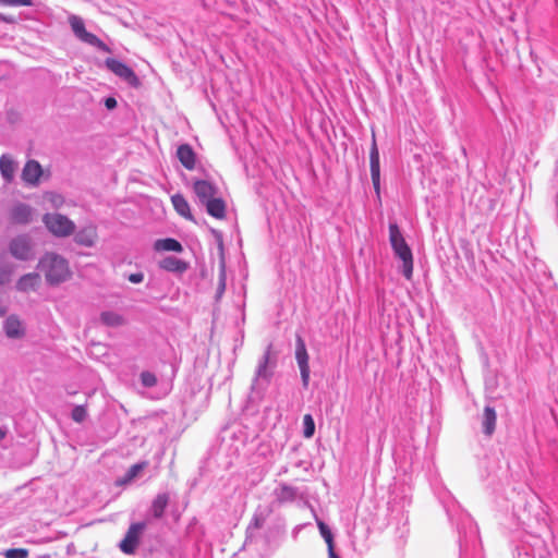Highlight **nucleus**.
<instances>
[{"label": "nucleus", "mask_w": 558, "mask_h": 558, "mask_svg": "<svg viewBox=\"0 0 558 558\" xmlns=\"http://www.w3.org/2000/svg\"><path fill=\"white\" fill-rule=\"evenodd\" d=\"M497 413L494 407L485 405L482 414V432L485 436L490 437L496 429Z\"/></svg>", "instance_id": "22"}, {"label": "nucleus", "mask_w": 558, "mask_h": 558, "mask_svg": "<svg viewBox=\"0 0 558 558\" xmlns=\"http://www.w3.org/2000/svg\"><path fill=\"white\" fill-rule=\"evenodd\" d=\"M302 529V525H296L293 531H292V536L293 538H296L298 537V534L300 532V530Z\"/></svg>", "instance_id": "43"}, {"label": "nucleus", "mask_w": 558, "mask_h": 558, "mask_svg": "<svg viewBox=\"0 0 558 558\" xmlns=\"http://www.w3.org/2000/svg\"><path fill=\"white\" fill-rule=\"evenodd\" d=\"M146 527L147 520L131 523L124 537L119 543L120 550L125 555H134Z\"/></svg>", "instance_id": "8"}, {"label": "nucleus", "mask_w": 558, "mask_h": 558, "mask_svg": "<svg viewBox=\"0 0 558 558\" xmlns=\"http://www.w3.org/2000/svg\"><path fill=\"white\" fill-rule=\"evenodd\" d=\"M140 383L145 388H151L157 385V376L150 371H143L140 374Z\"/></svg>", "instance_id": "32"}, {"label": "nucleus", "mask_w": 558, "mask_h": 558, "mask_svg": "<svg viewBox=\"0 0 558 558\" xmlns=\"http://www.w3.org/2000/svg\"><path fill=\"white\" fill-rule=\"evenodd\" d=\"M388 230L389 243L393 255L402 263L400 272L405 279H411L413 276L414 265L412 248L405 241L402 230L397 221H389Z\"/></svg>", "instance_id": "2"}, {"label": "nucleus", "mask_w": 558, "mask_h": 558, "mask_svg": "<svg viewBox=\"0 0 558 558\" xmlns=\"http://www.w3.org/2000/svg\"><path fill=\"white\" fill-rule=\"evenodd\" d=\"M16 170L15 161L8 155L0 157V174L5 183H11L14 180Z\"/></svg>", "instance_id": "25"}, {"label": "nucleus", "mask_w": 558, "mask_h": 558, "mask_svg": "<svg viewBox=\"0 0 558 558\" xmlns=\"http://www.w3.org/2000/svg\"><path fill=\"white\" fill-rule=\"evenodd\" d=\"M5 434H7L5 429L0 426V440L5 437Z\"/></svg>", "instance_id": "44"}, {"label": "nucleus", "mask_w": 558, "mask_h": 558, "mask_svg": "<svg viewBox=\"0 0 558 558\" xmlns=\"http://www.w3.org/2000/svg\"><path fill=\"white\" fill-rule=\"evenodd\" d=\"M369 172L376 196V203L381 205L380 154L374 131L372 132V143L369 148Z\"/></svg>", "instance_id": "6"}, {"label": "nucleus", "mask_w": 558, "mask_h": 558, "mask_svg": "<svg viewBox=\"0 0 558 558\" xmlns=\"http://www.w3.org/2000/svg\"><path fill=\"white\" fill-rule=\"evenodd\" d=\"M170 496L168 493H159L153 499L151 505L147 512V521L149 518L159 520L165 515V512L169 506Z\"/></svg>", "instance_id": "15"}, {"label": "nucleus", "mask_w": 558, "mask_h": 558, "mask_svg": "<svg viewBox=\"0 0 558 558\" xmlns=\"http://www.w3.org/2000/svg\"><path fill=\"white\" fill-rule=\"evenodd\" d=\"M154 250L156 252L182 253L184 247L179 240L168 236L156 240L154 242Z\"/></svg>", "instance_id": "24"}, {"label": "nucleus", "mask_w": 558, "mask_h": 558, "mask_svg": "<svg viewBox=\"0 0 558 558\" xmlns=\"http://www.w3.org/2000/svg\"><path fill=\"white\" fill-rule=\"evenodd\" d=\"M43 221L46 228L58 238H65L75 231V223L62 214H45Z\"/></svg>", "instance_id": "7"}, {"label": "nucleus", "mask_w": 558, "mask_h": 558, "mask_svg": "<svg viewBox=\"0 0 558 558\" xmlns=\"http://www.w3.org/2000/svg\"><path fill=\"white\" fill-rule=\"evenodd\" d=\"M126 278L131 283L138 284L144 281V274L142 271H137L130 274Z\"/></svg>", "instance_id": "38"}, {"label": "nucleus", "mask_w": 558, "mask_h": 558, "mask_svg": "<svg viewBox=\"0 0 558 558\" xmlns=\"http://www.w3.org/2000/svg\"><path fill=\"white\" fill-rule=\"evenodd\" d=\"M295 466H296V468H301V466H302V461L296 462V463H295Z\"/></svg>", "instance_id": "45"}, {"label": "nucleus", "mask_w": 558, "mask_h": 558, "mask_svg": "<svg viewBox=\"0 0 558 558\" xmlns=\"http://www.w3.org/2000/svg\"><path fill=\"white\" fill-rule=\"evenodd\" d=\"M10 218L14 223L28 225L33 220V208L26 203H17L11 208Z\"/></svg>", "instance_id": "17"}, {"label": "nucleus", "mask_w": 558, "mask_h": 558, "mask_svg": "<svg viewBox=\"0 0 558 558\" xmlns=\"http://www.w3.org/2000/svg\"><path fill=\"white\" fill-rule=\"evenodd\" d=\"M43 174L44 169L39 161L29 159L23 167L21 179L26 185L36 187L39 185Z\"/></svg>", "instance_id": "12"}, {"label": "nucleus", "mask_w": 558, "mask_h": 558, "mask_svg": "<svg viewBox=\"0 0 558 558\" xmlns=\"http://www.w3.org/2000/svg\"><path fill=\"white\" fill-rule=\"evenodd\" d=\"M210 232L213 233V235L215 236L216 241H217V244L220 248L221 252H223V236H222V233L221 231L219 230H216L214 228L210 229Z\"/></svg>", "instance_id": "40"}, {"label": "nucleus", "mask_w": 558, "mask_h": 558, "mask_svg": "<svg viewBox=\"0 0 558 558\" xmlns=\"http://www.w3.org/2000/svg\"><path fill=\"white\" fill-rule=\"evenodd\" d=\"M407 532H408V530H407V529H404V530L401 532L400 537H403V536H404V533H407Z\"/></svg>", "instance_id": "46"}, {"label": "nucleus", "mask_w": 558, "mask_h": 558, "mask_svg": "<svg viewBox=\"0 0 558 558\" xmlns=\"http://www.w3.org/2000/svg\"><path fill=\"white\" fill-rule=\"evenodd\" d=\"M202 206L205 207L206 213L216 219H223L226 217L227 205L222 197L214 196L208 199Z\"/></svg>", "instance_id": "20"}, {"label": "nucleus", "mask_w": 558, "mask_h": 558, "mask_svg": "<svg viewBox=\"0 0 558 558\" xmlns=\"http://www.w3.org/2000/svg\"><path fill=\"white\" fill-rule=\"evenodd\" d=\"M100 323L107 327H120L125 324V318L122 314L114 311H102L99 315Z\"/></svg>", "instance_id": "28"}, {"label": "nucleus", "mask_w": 558, "mask_h": 558, "mask_svg": "<svg viewBox=\"0 0 558 558\" xmlns=\"http://www.w3.org/2000/svg\"><path fill=\"white\" fill-rule=\"evenodd\" d=\"M117 105H118V102H117V99L114 97H107L105 99V106L109 110H112V109L117 108Z\"/></svg>", "instance_id": "41"}, {"label": "nucleus", "mask_w": 558, "mask_h": 558, "mask_svg": "<svg viewBox=\"0 0 558 558\" xmlns=\"http://www.w3.org/2000/svg\"><path fill=\"white\" fill-rule=\"evenodd\" d=\"M69 23H70L73 34L75 35V37L77 39H80L81 41H83L89 46L97 48L98 50L106 51V52L110 51V48L108 47V45L106 43H104L95 34H93L86 29L85 23L81 16L72 14L69 17Z\"/></svg>", "instance_id": "5"}, {"label": "nucleus", "mask_w": 558, "mask_h": 558, "mask_svg": "<svg viewBox=\"0 0 558 558\" xmlns=\"http://www.w3.org/2000/svg\"><path fill=\"white\" fill-rule=\"evenodd\" d=\"M158 267L171 274L182 275L189 269L190 264L182 258H179L173 255H168L159 260Z\"/></svg>", "instance_id": "14"}, {"label": "nucleus", "mask_w": 558, "mask_h": 558, "mask_svg": "<svg viewBox=\"0 0 558 558\" xmlns=\"http://www.w3.org/2000/svg\"><path fill=\"white\" fill-rule=\"evenodd\" d=\"M225 290H226V265H225V259L222 257L221 262H220L219 282H218V287L216 290V296L220 298L223 294Z\"/></svg>", "instance_id": "34"}, {"label": "nucleus", "mask_w": 558, "mask_h": 558, "mask_svg": "<svg viewBox=\"0 0 558 558\" xmlns=\"http://www.w3.org/2000/svg\"><path fill=\"white\" fill-rule=\"evenodd\" d=\"M75 242L81 244V245L87 246V247H90V246L94 245V240L90 236H88L85 233H83V232H78L75 235Z\"/></svg>", "instance_id": "37"}, {"label": "nucleus", "mask_w": 558, "mask_h": 558, "mask_svg": "<svg viewBox=\"0 0 558 558\" xmlns=\"http://www.w3.org/2000/svg\"><path fill=\"white\" fill-rule=\"evenodd\" d=\"M295 360L300 368L302 386L304 389H307L311 376V368L308 363L310 356L307 353L305 341L301 336H296L295 339Z\"/></svg>", "instance_id": "10"}, {"label": "nucleus", "mask_w": 558, "mask_h": 558, "mask_svg": "<svg viewBox=\"0 0 558 558\" xmlns=\"http://www.w3.org/2000/svg\"><path fill=\"white\" fill-rule=\"evenodd\" d=\"M193 192L202 205L218 194V187L214 182L203 179H193Z\"/></svg>", "instance_id": "13"}, {"label": "nucleus", "mask_w": 558, "mask_h": 558, "mask_svg": "<svg viewBox=\"0 0 558 558\" xmlns=\"http://www.w3.org/2000/svg\"><path fill=\"white\" fill-rule=\"evenodd\" d=\"M105 65L109 71L125 81L131 86L137 87L140 85V80L136 73L125 62L116 58H107L105 60Z\"/></svg>", "instance_id": "11"}, {"label": "nucleus", "mask_w": 558, "mask_h": 558, "mask_svg": "<svg viewBox=\"0 0 558 558\" xmlns=\"http://www.w3.org/2000/svg\"><path fill=\"white\" fill-rule=\"evenodd\" d=\"M147 464L148 463L146 461H141L131 465L124 475L123 482L129 483L134 481L140 475V473L147 466Z\"/></svg>", "instance_id": "30"}, {"label": "nucleus", "mask_w": 558, "mask_h": 558, "mask_svg": "<svg viewBox=\"0 0 558 558\" xmlns=\"http://www.w3.org/2000/svg\"><path fill=\"white\" fill-rule=\"evenodd\" d=\"M0 20L4 21V15L0 13Z\"/></svg>", "instance_id": "47"}, {"label": "nucleus", "mask_w": 558, "mask_h": 558, "mask_svg": "<svg viewBox=\"0 0 558 558\" xmlns=\"http://www.w3.org/2000/svg\"><path fill=\"white\" fill-rule=\"evenodd\" d=\"M3 330L8 338L20 339L25 335L22 322L15 315H10L3 323Z\"/></svg>", "instance_id": "23"}, {"label": "nucleus", "mask_w": 558, "mask_h": 558, "mask_svg": "<svg viewBox=\"0 0 558 558\" xmlns=\"http://www.w3.org/2000/svg\"><path fill=\"white\" fill-rule=\"evenodd\" d=\"M288 472H289V466H288V465H282V466L279 469V471H278L277 475H278V476H282V475L287 474Z\"/></svg>", "instance_id": "42"}, {"label": "nucleus", "mask_w": 558, "mask_h": 558, "mask_svg": "<svg viewBox=\"0 0 558 558\" xmlns=\"http://www.w3.org/2000/svg\"><path fill=\"white\" fill-rule=\"evenodd\" d=\"M5 558H27L28 550L26 548H9L3 553Z\"/></svg>", "instance_id": "35"}, {"label": "nucleus", "mask_w": 558, "mask_h": 558, "mask_svg": "<svg viewBox=\"0 0 558 558\" xmlns=\"http://www.w3.org/2000/svg\"><path fill=\"white\" fill-rule=\"evenodd\" d=\"M210 232L213 233V235L215 236L216 241H217V244L220 248L221 252H223V236H222V233L221 231L219 230H216L214 228L210 229Z\"/></svg>", "instance_id": "39"}, {"label": "nucleus", "mask_w": 558, "mask_h": 558, "mask_svg": "<svg viewBox=\"0 0 558 558\" xmlns=\"http://www.w3.org/2000/svg\"><path fill=\"white\" fill-rule=\"evenodd\" d=\"M177 158L186 170H194L197 155L189 143H183L177 148Z\"/></svg>", "instance_id": "16"}, {"label": "nucleus", "mask_w": 558, "mask_h": 558, "mask_svg": "<svg viewBox=\"0 0 558 558\" xmlns=\"http://www.w3.org/2000/svg\"><path fill=\"white\" fill-rule=\"evenodd\" d=\"M448 520L456 525L460 558H476L481 554L482 544L478 527L472 517L461 508L450 492L444 489L438 495Z\"/></svg>", "instance_id": "1"}, {"label": "nucleus", "mask_w": 558, "mask_h": 558, "mask_svg": "<svg viewBox=\"0 0 558 558\" xmlns=\"http://www.w3.org/2000/svg\"><path fill=\"white\" fill-rule=\"evenodd\" d=\"M277 356L272 353V344L269 343L259 357L255 374L251 384V395L262 398L275 374Z\"/></svg>", "instance_id": "4"}, {"label": "nucleus", "mask_w": 558, "mask_h": 558, "mask_svg": "<svg viewBox=\"0 0 558 558\" xmlns=\"http://www.w3.org/2000/svg\"><path fill=\"white\" fill-rule=\"evenodd\" d=\"M171 203L173 205V208L180 216L189 220H194L193 215L191 213L190 204L181 193L172 195Z\"/></svg>", "instance_id": "26"}, {"label": "nucleus", "mask_w": 558, "mask_h": 558, "mask_svg": "<svg viewBox=\"0 0 558 558\" xmlns=\"http://www.w3.org/2000/svg\"><path fill=\"white\" fill-rule=\"evenodd\" d=\"M37 268L50 287L59 286L71 277L69 262L58 253L47 252L38 260Z\"/></svg>", "instance_id": "3"}, {"label": "nucleus", "mask_w": 558, "mask_h": 558, "mask_svg": "<svg viewBox=\"0 0 558 558\" xmlns=\"http://www.w3.org/2000/svg\"><path fill=\"white\" fill-rule=\"evenodd\" d=\"M0 5L4 7H34V0H0Z\"/></svg>", "instance_id": "36"}, {"label": "nucleus", "mask_w": 558, "mask_h": 558, "mask_svg": "<svg viewBox=\"0 0 558 558\" xmlns=\"http://www.w3.org/2000/svg\"><path fill=\"white\" fill-rule=\"evenodd\" d=\"M87 417V408L85 404L74 405L71 411V418L76 423H83Z\"/></svg>", "instance_id": "33"}, {"label": "nucleus", "mask_w": 558, "mask_h": 558, "mask_svg": "<svg viewBox=\"0 0 558 558\" xmlns=\"http://www.w3.org/2000/svg\"><path fill=\"white\" fill-rule=\"evenodd\" d=\"M12 271L11 264L0 257V286H4L10 281Z\"/></svg>", "instance_id": "31"}, {"label": "nucleus", "mask_w": 558, "mask_h": 558, "mask_svg": "<svg viewBox=\"0 0 558 558\" xmlns=\"http://www.w3.org/2000/svg\"><path fill=\"white\" fill-rule=\"evenodd\" d=\"M298 494V488L287 483H280L274 490L276 501L280 505L295 501Z\"/></svg>", "instance_id": "21"}, {"label": "nucleus", "mask_w": 558, "mask_h": 558, "mask_svg": "<svg viewBox=\"0 0 558 558\" xmlns=\"http://www.w3.org/2000/svg\"><path fill=\"white\" fill-rule=\"evenodd\" d=\"M315 519H316L317 527L319 530V534L324 538V541L327 545L328 557L329 558L339 557V554H337L335 550V535H333L331 527L326 522L318 519L317 517H315Z\"/></svg>", "instance_id": "19"}, {"label": "nucleus", "mask_w": 558, "mask_h": 558, "mask_svg": "<svg viewBox=\"0 0 558 558\" xmlns=\"http://www.w3.org/2000/svg\"><path fill=\"white\" fill-rule=\"evenodd\" d=\"M302 427L304 438L310 439L314 436L316 425L312 414L307 413L303 416Z\"/></svg>", "instance_id": "29"}, {"label": "nucleus", "mask_w": 558, "mask_h": 558, "mask_svg": "<svg viewBox=\"0 0 558 558\" xmlns=\"http://www.w3.org/2000/svg\"><path fill=\"white\" fill-rule=\"evenodd\" d=\"M407 522H408V518L404 519L403 527H405Z\"/></svg>", "instance_id": "48"}, {"label": "nucleus", "mask_w": 558, "mask_h": 558, "mask_svg": "<svg viewBox=\"0 0 558 558\" xmlns=\"http://www.w3.org/2000/svg\"><path fill=\"white\" fill-rule=\"evenodd\" d=\"M41 282L38 272H28L19 278L15 289L20 292L27 293L29 291H37Z\"/></svg>", "instance_id": "18"}, {"label": "nucleus", "mask_w": 558, "mask_h": 558, "mask_svg": "<svg viewBox=\"0 0 558 558\" xmlns=\"http://www.w3.org/2000/svg\"><path fill=\"white\" fill-rule=\"evenodd\" d=\"M8 250L12 257L22 262L32 259L34 255L32 240L28 234H19L12 238Z\"/></svg>", "instance_id": "9"}, {"label": "nucleus", "mask_w": 558, "mask_h": 558, "mask_svg": "<svg viewBox=\"0 0 558 558\" xmlns=\"http://www.w3.org/2000/svg\"><path fill=\"white\" fill-rule=\"evenodd\" d=\"M269 513H270L269 509L262 508L260 506L255 510V512L251 519V522L246 529V537L252 535L253 530H258V529L263 527Z\"/></svg>", "instance_id": "27"}]
</instances>
